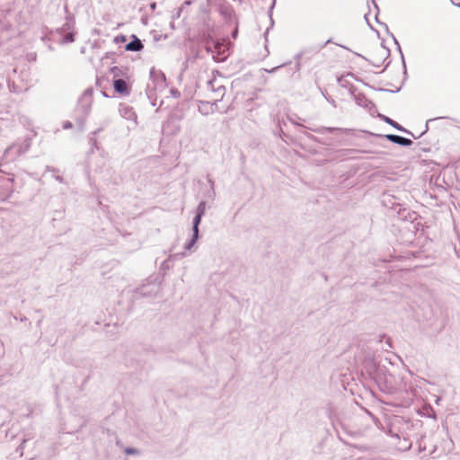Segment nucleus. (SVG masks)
<instances>
[{
  "instance_id": "f257e3e1",
  "label": "nucleus",
  "mask_w": 460,
  "mask_h": 460,
  "mask_svg": "<svg viewBox=\"0 0 460 460\" xmlns=\"http://www.w3.org/2000/svg\"><path fill=\"white\" fill-rule=\"evenodd\" d=\"M93 88L89 87L85 89L77 102V106L75 109V120L78 128L81 130L84 129L86 117L89 115L91 111V107L93 103Z\"/></svg>"
},
{
  "instance_id": "f03ea898",
  "label": "nucleus",
  "mask_w": 460,
  "mask_h": 460,
  "mask_svg": "<svg viewBox=\"0 0 460 460\" xmlns=\"http://www.w3.org/2000/svg\"><path fill=\"white\" fill-rule=\"evenodd\" d=\"M31 145V139L30 137L13 143L5 149L3 155V160L6 163L14 161L16 158L25 154L30 149Z\"/></svg>"
},
{
  "instance_id": "7ed1b4c3",
  "label": "nucleus",
  "mask_w": 460,
  "mask_h": 460,
  "mask_svg": "<svg viewBox=\"0 0 460 460\" xmlns=\"http://www.w3.org/2000/svg\"><path fill=\"white\" fill-rule=\"evenodd\" d=\"M151 83L147 84L146 93L149 100L155 96V92L163 91L166 87V78L162 71H157L154 67L150 70Z\"/></svg>"
},
{
  "instance_id": "20e7f679",
  "label": "nucleus",
  "mask_w": 460,
  "mask_h": 460,
  "mask_svg": "<svg viewBox=\"0 0 460 460\" xmlns=\"http://www.w3.org/2000/svg\"><path fill=\"white\" fill-rule=\"evenodd\" d=\"M369 378L378 386L380 391L387 392L393 387V376L385 366L381 365Z\"/></svg>"
},
{
  "instance_id": "39448f33",
  "label": "nucleus",
  "mask_w": 460,
  "mask_h": 460,
  "mask_svg": "<svg viewBox=\"0 0 460 460\" xmlns=\"http://www.w3.org/2000/svg\"><path fill=\"white\" fill-rule=\"evenodd\" d=\"M206 89L208 92L207 96L217 104L223 100L226 93V87L216 78L207 82Z\"/></svg>"
},
{
  "instance_id": "423d86ee",
  "label": "nucleus",
  "mask_w": 460,
  "mask_h": 460,
  "mask_svg": "<svg viewBox=\"0 0 460 460\" xmlns=\"http://www.w3.org/2000/svg\"><path fill=\"white\" fill-rule=\"evenodd\" d=\"M160 291L159 284L155 279L150 280L146 279V282L144 283L139 288H136L134 291V296L136 298L138 297H153L155 296Z\"/></svg>"
},
{
  "instance_id": "0eeeda50",
  "label": "nucleus",
  "mask_w": 460,
  "mask_h": 460,
  "mask_svg": "<svg viewBox=\"0 0 460 460\" xmlns=\"http://www.w3.org/2000/svg\"><path fill=\"white\" fill-rule=\"evenodd\" d=\"M201 219H202V216L195 214V217L192 221V236H191L190 240L185 243V245H184L185 250L190 251L191 248L195 245L196 242L198 241V239L199 237V226L200 225Z\"/></svg>"
},
{
  "instance_id": "6e6552de",
  "label": "nucleus",
  "mask_w": 460,
  "mask_h": 460,
  "mask_svg": "<svg viewBox=\"0 0 460 460\" xmlns=\"http://www.w3.org/2000/svg\"><path fill=\"white\" fill-rule=\"evenodd\" d=\"M381 366L379 363L376 362V358L371 356L367 355L364 360L362 361V373L366 374L368 378L375 374L376 370Z\"/></svg>"
},
{
  "instance_id": "1a4fd4ad",
  "label": "nucleus",
  "mask_w": 460,
  "mask_h": 460,
  "mask_svg": "<svg viewBox=\"0 0 460 460\" xmlns=\"http://www.w3.org/2000/svg\"><path fill=\"white\" fill-rule=\"evenodd\" d=\"M379 137H384L388 141L397 144L402 146H410L412 145V141L410 138L403 137L399 135L386 134V135H376Z\"/></svg>"
},
{
  "instance_id": "9d476101",
  "label": "nucleus",
  "mask_w": 460,
  "mask_h": 460,
  "mask_svg": "<svg viewBox=\"0 0 460 460\" xmlns=\"http://www.w3.org/2000/svg\"><path fill=\"white\" fill-rule=\"evenodd\" d=\"M113 87L116 93L121 95H129L130 87L128 84L122 78H116L113 80Z\"/></svg>"
},
{
  "instance_id": "9b49d317",
  "label": "nucleus",
  "mask_w": 460,
  "mask_h": 460,
  "mask_svg": "<svg viewBox=\"0 0 460 460\" xmlns=\"http://www.w3.org/2000/svg\"><path fill=\"white\" fill-rule=\"evenodd\" d=\"M377 116L383 121H385V123L389 124L390 126H392L394 128L397 129L398 131L403 132V133H405L407 135H411L415 139L419 137H415L412 132H411L410 130L404 128L402 126H401L399 123H397L396 121H394L391 118H389V117H387L385 115L380 114V113Z\"/></svg>"
},
{
  "instance_id": "f8f14e48",
  "label": "nucleus",
  "mask_w": 460,
  "mask_h": 460,
  "mask_svg": "<svg viewBox=\"0 0 460 460\" xmlns=\"http://www.w3.org/2000/svg\"><path fill=\"white\" fill-rule=\"evenodd\" d=\"M199 111L202 115L207 116L215 112L214 107L217 106V103H214L210 99L208 101H199Z\"/></svg>"
},
{
  "instance_id": "ddd939ff",
  "label": "nucleus",
  "mask_w": 460,
  "mask_h": 460,
  "mask_svg": "<svg viewBox=\"0 0 460 460\" xmlns=\"http://www.w3.org/2000/svg\"><path fill=\"white\" fill-rule=\"evenodd\" d=\"M131 40L125 46L127 51L137 52L143 49L142 41L134 34L130 36Z\"/></svg>"
},
{
  "instance_id": "4468645a",
  "label": "nucleus",
  "mask_w": 460,
  "mask_h": 460,
  "mask_svg": "<svg viewBox=\"0 0 460 460\" xmlns=\"http://www.w3.org/2000/svg\"><path fill=\"white\" fill-rule=\"evenodd\" d=\"M354 99L358 105L364 108H367L369 105L373 104L364 94H357L354 96Z\"/></svg>"
},
{
  "instance_id": "2eb2a0df",
  "label": "nucleus",
  "mask_w": 460,
  "mask_h": 460,
  "mask_svg": "<svg viewBox=\"0 0 460 460\" xmlns=\"http://www.w3.org/2000/svg\"><path fill=\"white\" fill-rule=\"evenodd\" d=\"M309 129L312 131L317 132V133H322V134L323 133H332L334 131L343 130L341 128H331V127H323V128H316V129L309 128Z\"/></svg>"
},
{
  "instance_id": "dca6fc26",
  "label": "nucleus",
  "mask_w": 460,
  "mask_h": 460,
  "mask_svg": "<svg viewBox=\"0 0 460 460\" xmlns=\"http://www.w3.org/2000/svg\"><path fill=\"white\" fill-rule=\"evenodd\" d=\"M206 206H207L206 201H203V200L200 201L196 208V214L203 217L205 215Z\"/></svg>"
},
{
  "instance_id": "f3484780",
  "label": "nucleus",
  "mask_w": 460,
  "mask_h": 460,
  "mask_svg": "<svg viewBox=\"0 0 460 460\" xmlns=\"http://www.w3.org/2000/svg\"><path fill=\"white\" fill-rule=\"evenodd\" d=\"M111 73L113 75L114 79L119 78L120 75H124L122 68L118 66L111 67Z\"/></svg>"
},
{
  "instance_id": "a211bd4d",
  "label": "nucleus",
  "mask_w": 460,
  "mask_h": 460,
  "mask_svg": "<svg viewBox=\"0 0 460 460\" xmlns=\"http://www.w3.org/2000/svg\"><path fill=\"white\" fill-rule=\"evenodd\" d=\"M208 181L210 185V195L209 197H214L215 196V190H214V185H215V181L212 178H210V176H208Z\"/></svg>"
},
{
  "instance_id": "6ab92c4d",
  "label": "nucleus",
  "mask_w": 460,
  "mask_h": 460,
  "mask_svg": "<svg viewBox=\"0 0 460 460\" xmlns=\"http://www.w3.org/2000/svg\"><path fill=\"white\" fill-rule=\"evenodd\" d=\"M127 41V37L125 35H118L114 38V42L119 44V43H122V42H126Z\"/></svg>"
},
{
  "instance_id": "aec40b11",
  "label": "nucleus",
  "mask_w": 460,
  "mask_h": 460,
  "mask_svg": "<svg viewBox=\"0 0 460 460\" xmlns=\"http://www.w3.org/2000/svg\"><path fill=\"white\" fill-rule=\"evenodd\" d=\"M302 56H303V52H300V53H297L295 57V58L296 59V70L300 69V66H301L300 58H302Z\"/></svg>"
},
{
  "instance_id": "412c9836",
  "label": "nucleus",
  "mask_w": 460,
  "mask_h": 460,
  "mask_svg": "<svg viewBox=\"0 0 460 460\" xmlns=\"http://www.w3.org/2000/svg\"><path fill=\"white\" fill-rule=\"evenodd\" d=\"M438 119H445V117H439V118H436V119H428L426 122L425 130L420 135V137H421L424 133H426L429 130V124Z\"/></svg>"
},
{
  "instance_id": "4be33fe9",
  "label": "nucleus",
  "mask_w": 460,
  "mask_h": 460,
  "mask_svg": "<svg viewBox=\"0 0 460 460\" xmlns=\"http://www.w3.org/2000/svg\"><path fill=\"white\" fill-rule=\"evenodd\" d=\"M125 453L127 455H137V454H138V450L137 448H134V447H127L125 449Z\"/></svg>"
},
{
  "instance_id": "5701e85b",
  "label": "nucleus",
  "mask_w": 460,
  "mask_h": 460,
  "mask_svg": "<svg viewBox=\"0 0 460 460\" xmlns=\"http://www.w3.org/2000/svg\"><path fill=\"white\" fill-rule=\"evenodd\" d=\"M393 39H394V43L397 45L398 50H399V52L401 54V58H402V60L403 66L405 67V61H404V58H403V54L402 52L401 47H400L397 40L394 36H393Z\"/></svg>"
},
{
  "instance_id": "b1692460",
  "label": "nucleus",
  "mask_w": 460,
  "mask_h": 460,
  "mask_svg": "<svg viewBox=\"0 0 460 460\" xmlns=\"http://www.w3.org/2000/svg\"><path fill=\"white\" fill-rule=\"evenodd\" d=\"M75 40V36L73 33H68L65 36L66 42H73Z\"/></svg>"
},
{
  "instance_id": "393cba45",
  "label": "nucleus",
  "mask_w": 460,
  "mask_h": 460,
  "mask_svg": "<svg viewBox=\"0 0 460 460\" xmlns=\"http://www.w3.org/2000/svg\"><path fill=\"white\" fill-rule=\"evenodd\" d=\"M381 50L383 52L382 55H385L386 58L390 56V50L389 49L385 48L383 44L381 45Z\"/></svg>"
},
{
  "instance_id": "a878e982",
  "label": "nucleus",
  "mask_w": 460,
  "mask_h": 460,
  "mask_svg": "<svg viewBox=\"0 0 460 460\" xmlns=\"http://www.w3.org/2000/svg\"><path fill=\"white\" fill-rule=\"evenodd\" d=\"M288 120L291 121L294 125H296V126H299V127H302V128H306L305 126L302 125L301 123H299L297 121V119H294L292 117H288Z\"/></svg>"
},
{
  "instance_id": "bb28decb",
  "label": "nucleus",
  "mask_w": 460,
  "mask_h": 460,
  "mask_svg": "<svg viewBox=\"0 0 460 460\" xmlns=\"http://www.w3.org/2000/svg\"><path fill=\"white\" fill-rule=\"evenodd\" d=\"M338 82L341 87L347 86V81L345 80L344 76H341L338 78Z\"/></svg>"
},
{
  "instance_id": "cd10ccee",
  "label": "nucleus",
  "mask_w": 460,
  "mask_h": 460,
  "mask_svg": "<svg viewBox=\"0 0 460 460\" xmlns=\"http://www.w3.org/2000/svg\"><path fill=\"white\" fill-rule=\"evenodd\" d=\"M131 114H133L131 109L128 108V107H126L125 108V112H124L123 116L128 118V119H129Z\"/></svg>"
},
{
  "instance_id": "c85d7f7f",
  "label": "nucleus",
  "mask_w": 460,
  "mask_h": 460,
  "mask_svg": "<svg viewBox=\"0 0 460 460\" xmlns=\"http://www.w3.org/2000/svg\"><path fill=\"white\" fill-rule=\"evenodd\" d=\"M170 92H171V94L176 98L180 97V95H181L180 92L177 89L172 88V89H171Z\"/></svg>"
},
{
  "instance_id": "c756f323",
  "label": "nucleus",
  "mask_w": 460,
  "mask_h": 460,
  "mask_svg": "<svg viewBox=\"0 0 460 460\" xmlns=\"http://www.w3.org/2000/svg\"><path fill=\"white\" fill-rule=\"evenodd\" d=\"M72 127H73V124L70 121H65L63 124L64 129H68V128H71Z\"/></svg>"
},
{
  "instance_id": "7c9ffc66",
  "label": "nucleus",
  "mask_w": 460,
  "mask_h": 460,
  "mask_svg": "<svg viewBox=\"0 0 460 460\" xmlns=\"http://www.w3.org/2000/svg\"><path fill=\"white\" fill-rule=\"evenodd\" d=\"M181 10H182L181 8H179V9L175 12V13H173V14H172V18H173V19L180 18V16H181Z\"/></svg>"
},
{
  "instance_id": "2f4dec72",
  "label": "nucleus",
  "mask_w": 460,
  "mask_h": 460,
  "mask_svg": "<svg viewBox=\"0 0 460 460\" xmlns=\"http://www.w3.org/2000/svg\"><path fill=\"white\" fill-rule=\"evenodd\" d=\"M287 65H288V63H284V64H282L280 66H275L271 70H270L269 73H275L279 68H280L282 66H285Z\"/></svg>"
},
{
  "instance_id": "473e14b6",
  "label": "nucleus",
  "mask_w": 460,
  "mask_h": 460,
  "mask_svg": "<svg viewBox=\"0 0 460 460\" xmlns=\"http://www.w3.org/2000/svg\"><path fill=\"white\" fill-rule=\"evenodd\" d=\"M90 142L92 146L97 148V140L94 137H90Z\"/></svg>"
},
{
  "instance_id": "72a5a7b5",
  "label": "nucleus",
  "mask_w": 460,
  "mask_h": 460,
  "mask_svg": "<svg viewBox=\"0 0 460 460\" xmlns=\"http://www.w3.org/2000/svg\"><path fill=\"white\" fill-rule=\"evenodd\" d=\"M378 90L382 91V92H390V93H397L399 91V89L393 91V90L385 89V88H379Z\"/></svg>"
},
{
  "instance_id": "f704fd0d",
  "label": "nucleus",
  "mask_w": 460,
  "mask_h": 460,
  "mask_svg": "<svg viewBox=\"0 0 460 460\" xmlns=\"http://www.w3.org/2000/svg\"><path fill=\"white\" fill-rule=\"evenodd\" d=\"M155 101H156V92H155V96H154V98H153L152 100H150L151 104H152L153 106H155V105H156Z\"/></svg>"
},
{
  "instance_id": "c9c22d12",
  "label": "nucleus",
  "mask_w": 460,
  "mask_h": 460,
  "mask_svg": "<svg viewBox=\"0 0 460 460\" xmlns=\"http://www.w3.org/2000/svg\"><path fill=\"white\" fill-rule=\"evenodd\" d=\"M329 42H331V40H326L325 43L322 44L319 46L318 49H322L323 48H324Z\"/></svg>"
},
{
  "instance_id": "e433bc0d",
  "label": "nucleus",
  "mask_w": 460,
  "mask_h": 460,
  "mask_svg": "<svg viewBox=\"0 0 460 460\" xmlns=\"http://www.w3.org/2000/svg\"><path fill=\"white\" fill-rule=\"evenodd\" d=\"M55 179L59 182H63V177L61 176H55Z\"/></svg>"
},
{
  "instance_id": "4c0bfd02",
  "label": "nucleus",
  "mask_w": 460,
  "mask_h": 460,
  "mask_svg": "<svg viewBox=\"0 0 460 460\" xmlns=\"http://www.w3.org/2000/svg\"><path fill=\"white\" fill-rule=\"evenodd\" d=\"M150 8H151L152 10H155V9L156 8V4H155V3H151V4H150Z\"/></svg>"
},
{
  "instance_id": "58836bf2",
  "label": "nucleus",
  "mask_w": 460,
  "mask_h": 460,
  "mask_svg": "<svg viewBox=\"0 0 460 460\" xmlns=\"http://www.w3.org/2000/svg\"><path fill=\"white\" fill-rule=\"evenodd\" d=\"M305 135L308 138H310V139H314V137L313 135L309 134V133H305Z\"/></svg>"
},
{
  "instance_id": "ea45409f",
  "label": "nucleus",
  "mask_w": 460,
  "mask_h": 460,
  "mask_svg": "<svg viewBox=\"0 0 460 460\" xmlns=\"http://www.w3.org/2000/svg\"><path fill=\"white\" fill-rule=\"evenodd\" d=\"M26 443V439H23L22 444L20 445L19 448H22L23 447V445Z\"/></svg>"
},
{
  "instance_id": "a19ab883",
  "label": "nucleus",
  "mask_w": 460,
  "mask_h": 460,
  "mask_svg": "<svg viewBox=\"0 0 460 460\" xmlns=\"http://www.w3.org/2000/svg\"><path fill=\"white\" fill-rule=\"evenodd\" d=\"M373 4L375 5V8L377 10V12L379 11V8L376 4V3L375 2V0H373Z\"/></svg>"
},
{
  "instance_id": "79ce46f5",
  "label": "nucleus",
  "mask_w": 460,
  "mask_h": 460,
  "mask_svg": "<svg viewBox=\"0 0 460 460\" xmlns=\"http://www.w3.org/2000/svg\"><path fill=\"white\" fill-rule=\"evenodd\" d=\"M47 170H48V171L56 172V169H54V168L50 169V167H49V166H47Z\"/></svg>"
},
{
  "instance_id": "37998d69",
  "label": "nucleus",
  "mask_w": 460,
  "mask_h": 460,
  "mask_svg": "<svg viewBox=\"0 0 460 460\" xmlns=\"http://www.w3.org/2000/svg\"><path fill=\"white\" fill-rule=\"evenodd\" d=\"M189 4H190V1H185V2L183 3V5H189Z\"/></svg>"
},
{
  "instance_id": "c03bdc74",
  "label": "nucleus",
  "mask_w": 460,
  "mask_h": 460,
  "mask_svg": "<svg viewBox=\"0 0 460 460\" xmlns=\"http://www.w3.org/2000/svg\"><path fill=\"white\" fill-rule=\"evenodd\" d=\"M21 321H22V322H27V321H28V318H27V317H22V318H21Z\"/></svg>"
},
{
  "instance_id": "a18cd8bd",
  "label": "nucleus",
  "mask_w": 460,
  "mask_h": 460,
  "mask_svg": "<svg viewBox=\"0 0 460 460\" xmlns=\"http://www.w3.org/2000/svg\"><path fill=\"white\" fill-rule=\"evenodd\" d=\"M4 90V84L0 83V91Z\"/></svg>"
},
{
  "instance_id": "49530a36",
  "label": "nucleus",
  "mask_w": 460,
  "mask_h": 460,
  "mask_svg": "<svg viewBox=\"0 0 460 460\" xmlns=\"http://www.w3.org/2000/svg\"><path fill=\"white\" fill-rule=\"evenodd\" d=\"M279 131L281 134H283L284 136H286V134L283 132L282 128L279 127Z\"/></svg>"
},
{
  "instance_id": "de8ad7c7",
  "label": "nucleus",
  "mask_w": 460,
  "mask_h": 460,
  "mask_svg": "<svg viewBox=\"0 0 460 460\" xmlns=\"http://www.w3.org/2000/svg\"><path fill=\"white\" fill-rule=\"evenodd\" d=\"M236 35H237V31H234V32L233 33V37H234V38H235V37H236Z\"/></svg>"
},
{
  "instance_id": "09e8293b",
  "label": "nucleus",
  "mask_w": 460,
  "mask_h": 460,
  "mask_svg": "<svg viewBox=\"0 0 460 460\" xmlns=\"http://www.w3.org/2000/svg\"><path fill=\"white\" fill-rule=\"evenodd\" d=\"M330 103H332L333 106H335V102L333 100L330 101Z\"/></svg>"
},
{
  "instance_id": "8fccbe9b",
  "label": "nucleus",
  "mask_w": 460,
  "mask_h": 460,
  "mask_svg": "<svg viewBox=\"0 0 460 460\" xmlns=\"http://www.w3.org/2000/svg\"><path fill=\"white\" fill-rule=\"evenodd\" d=\"M357 55H358L359 58H362L366 59V58H365V57H363L362 55H360V54H357Z\"/></svg>"
},
{
  "instance_id": "3c124183",
  "label": "nucleus",
  "mask_w": 460,
  "mask_h": 460,
  "mask_svg": "<svg viewBox=\"0 0 460 460\" xmlns=\"http://www.w3.org/2000/svg\"><path fill=\"white\" fill-rule=\"evenodd\" d=\"M394 205H395V203H392V208H394V209L395 208Z\"/></svg>"
},
{
  "instance_id": "603ef678",
  "label": "nucleus",
  "mask_w": 460,
  "mask_h": 460,
  "mask_svg": "<svg viewBox=\"0 0 460 460\" xmlns=\"http://www.w3.org/2000/svg\"><path fill=\"white\" fill-rule=\"evenodd\" d=\"M390 65V61H388L385 65V67H387Z\"/></svg>"
},
{
  "instance_id": "864d4df0",
  "label": "nucleus",
  "mask_w": 460,
  "mask_h": 460,
  "mask_svg": "<svg viewBox=\"0 0 460 460\" xmlns=\"http://www.w3.org/2000/svg\"><path fill=\"white\" fill-rule=\"evenodd\" d=\"M102 94L104 97H108V95L104 92H102Z\"/></svg>"
},
{
  "instance_id": "5fc2aeb1",
  "label": "nucleus",
  "mask_w": 460,
  "mask_h": 460,
  "mask_svg": "<svg viewBox=\"0 0 460 460\" xmlns=\"http://www.w3.org/2000/svg\"><path fill=\"white\" fill-rule=\"evenodd\" d=\"M99 131H100V130H96V131L93 132V135H96V134H97V132H99Z\"/></svg>"
},
{
  "instance_id": "6e6d98bb",
  "label": "nucleus",
  "mask_w": 460,
  "mask_h": 460,
  "mask_svg": "<svg viewBox=\"0 0 460 460\" xmlns=\"http://www.w3.org/2000/svg\"><path fill=\"white\" fill-rule=\"evenodd\" d=\"M411 443H409V445H408V446H406V447H407V448H410V447H411Z\"/></svg>"
},
{
  "instance_id": "4d7b16f0",
  "label": "nucleus",
  "mask_w": 460,
  "mask_h": 460,
  "mask_svg": "<svg viewBox=\"0 0 460 460\" xmlns=\"http://www.w3.org/2000/svg\"><path fill=\"white\" fill-rule=\"evenodd\" d=\"M171 27L174 28L173 22H171Z\"/></svg>"
}]
</instances>
